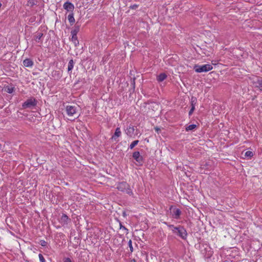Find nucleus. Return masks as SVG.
<instances>
[{
    "label": "nucleus",
    "mask_w": 262,
    "mask_h": 262,
    "mask_svg": "<svg viewBox=\"0 0 262 262\" xmlns=\"http://www.w3.org/2000/svg\"><path fill=\"white\" fill-rule=\"evenodd\" d=\"M170 210H172V216L175 219H180V216L181 214V211L180 209L177 208L173 206H171L170 207Z\"/></svg>",
    "instance_id": "nucleus-7"
},
{
    "label": "nucleus",
    "mask_w": 262,
    "mask_h": 262,
    "mask_svg": "<svg viewBox=\"0 0 262 262\" xmlns=\"http://www.w3.org/2000/svg\"><path fill=\"white\" fill-rule=\"evenodd\" d=\"M33 64V61L30 58H26L23 61V64L26 67H31Z\"/></svg>",
    "instance_id": "nucleus-19"
},
{
    "label": "nucleus",
    "mask_w": 262,
    "mask_h": 262,
    "mask_svg": "<svg viewBox=\"0 0 262 262\" xmlns=\"http://www.w3.org/2000/svg\"><path fill=\"white\" fill-rule=\"evenodd\" d=\"M63 262H72V260L69 257H64L63 258Z\"/></svg>",
    "instance_id": "nucleus-38"
},
{
    "label": "nucleus",
    "mask_w": 262,
    "mask_h": 262,
    "mask_svg": "<svg viewBox=\"0 0 262 262\" xmlns=\"http://www.w3.org/2000/svg\"><path fill=\"white\" fill-rule=\"evenodd\" d=\"M74 64V62L73 59H71L69 60L68 63V72L69 73H71V71L72 69H73Z\"/></svg>",
    "instance_id": "nucleus-21"
},
{
    "label": "nucleus",
    "mask_w": 262,
    "mask_h": 262,
    "mask_svg": "<svg viewBox=\"0 0 262 262\" xmlns=\"http://www.w3.org/2000/svg\"><path fill=\"white\" fill-rule=\"evenodd\" d=\"M66 112L68 116H74L77 115V107L76 106L67 105L66 106Z\"/></svg>",
    "instance_id": "nucleus-6"
},
{
    "label": "nucleus",
    "mask_w": 262,
    "mask_h": 262,
    "mask_svg": "<svg viewBox=\"0 0 262 262\" xmlns=\"http://www.w3.org/2000/svg\"><path fill=\"white\" fill-rule=\"evenodd\" d=\"M40 244L41 246L42 247H45L47 246V242H46L44 240H40Z\"/></svg>",
    "instance_id": "nucleus-34"
},
{
    "label": "nucleus",
    "mask_w": 262,
    "mask_h": 262,
    "mask_svg": "<svg viewBox=\"0 0 262 262\" xmlns=\"http://www.w3.org/2000/svg\"><path fill=\"white\" fill-rule=\"evenodd\" d=\"M37 0H28L26 6L33 7L34 6L37 5Z\"/></svg>",
    "instance_id": "nucleus-25"
},
{
    "label": "nucleus",
    "mask_w": 262,
    "mask_h": 262,
    "mask_svg": "<svg viewBox=\"0 0 262 262\" xmlns=\"http://www.w3.org/2000/svg\"><path fill=\"white\" fill-rule=\"evenodd\" d=\"M138 132H139V129H136V133H135V134L134 133V136H135V135L137 136V135H138Z\"/></svg>",
    "instance_id": "nucleus-40"
},
{
    "label": "nucleus",
    "mask_w": 262,
    "mask_h": 262,
    "mask_svg": "<svg viewBox=\"0 0 262 262\" xmlns=\"http://www.w3.org/2000/svg\"><path fill=\"white\" fill-rule=\"evenodd\" d=\"M255 84V88H258L261 92H262V78L258 77L256 81L254 82Z\"/></svg>",
    "instance_id": "nucleus-17"
},
{
    "label": "nucleus",
    "mask_w": 262,
    "mask_h": 262,
    "mask_svg": "<svg viewBox=\"0 0 262 262\" xmlns=\"http://www.w3.org/2000/svg\"><path fill=\"white\" fill-rule=\"evenodd\" d=\"M138 7H139V5L134 4L133 5H130L129 8L130 9H135H135H137L138 8Z\"/></svg>",
    "instance_id": "nucleus-33"
},
{
    "label": "nucleus",
    "mask_w": 262,
    "mask_h": 262,
    "mask_svg": "<svg viewBox=\"0 0 262 262\" xmlns=\"http://www.w3.org/2000/svg\"><path fill=\"white\" fill-rule=\"evenodd\" d=\"M120 229H123L124 230H126V234H128V229H127L125 226H123L122 223L121 222H120Z\"/></svg>",
    "instance_id": "nucleus-32"
},
{
    "label": "nucleus",
    "mask_w": 262,
    "mask_h": 262,
    "mask_svg": "<svg viewBox=\"0 0 262 262\" xmlns=\"http://www.w3.org/2000/svg\"><path fill=\"white\" fill-rule=\"evenodd\" d=\"M43 33L40 32H36V34L34 36V40L36 41V42H41L42 43V41H41V39L43 37Z\"/></svg>",
    "instance_id": "nucleus-15"
},
{
    "label": "nucleus",
    "mask_w": 262,
    "mask_h": 262,
    "mask_svg": "<svg viewBox=\"0 0 262 262\" xmlns=\"http://www.w3.org/2000/svg\"><path fill=\"white\" fill-rule=\"evenodd\" d=\"M197 99L195 97L192 96L191 98V101H190V104H191V107H195V106L196 104Z\"/></svg>",
    "instance_id": "nucleus-27"
},
{
    "label": "nucleus",
    "mask_w": 262,
    "mask_h": 262,
    "mask_svg": "<svg viewBox=\"0 0 262 262\" xmlns=\"http://www.w3.org/2000/svg\"><path fill=\"white\" fill-rule=\"evenodd\" d=\"M51 75L56 80H59L62 77V72L60 71L54 70L52 72Z\"/></svg>",
    "instance_id": "nucleus-13"
},
{
    "label": "nucleus",
    "mask_w": 262,
    "mask_h": 262,
    "mask_svg": "<svg viewBox=\"0 0 262 262\" xmlns=\"http://www.w3.org/2000/svg\"><path fill=\"white\" fill-rule=\"evenodd\" d=\"M167 76V75L164 73H160L157 77V80L159 82H162L163 80H164L166 78Z\"/></svg>",
    "instance_id": "nucleus-22"
},
{
    "label": "nucleus",
    "mask_w": 262,
    "mask_h": 262,
    "mask_svg": "<svg viewBox=\"0 0 262 262\" xmlns=\"http://www.w3.org/2000/svg\"><path fill=\"white\" fill-rule=\"evenodd\" d=\"M145 141H146L147 142H149V140L147 139V138H145Z\"/></svg>",
    "instance_id": "nucleus-43"
},
{
    "label": "nucleus",
    "mask_w": 262,
    "mask_h": 262,
    "mask_svg": "<svg viewBox=\"0 0 262 262\" xmlns=\"http://www.w3.org/2000/svg\"><path fill=\"white\" fill-rule=\"evenodd\" d=\"M37 102L38 101L34 97H32L23 103L22 107L24 109H32L37 105Z\"/></svg>",
    "instance_id": "nucleus-3"
},
{
    "label": "nucleus",
    "mask_w": 262,
    "mask_h": 262,
    "mask_svg": "<svg viewBox=\"0 0 262 262\" xmlns=\"http://www.w3.org/2000/svg\"><path fill=\"white\" fill-rule=\"evenodd\" d=\"M80 27H81V23L80 22H79L78 21H77L76 23V24H75V26H74L73 29H72V30L71 31V33H74L77 34L80 31Z\"/></svg>",
    "instance_id": "nucleus-16"
},
{
    "label": "nucleus",
    "mask_w": 262,
    "mask_h": 262,
    "mask_svg": "<svg viewBox=\"0 0 262 262\" xmlns=\"http://www.w3.org/2000/svg\"><path fill=\"white\" fill-rule=\"evenodd\" d=\"M154 129L157 133H159V132L160 130V128L158 126L155 127Z\"/></svg>",
    "instance_id": "nucleus-39"
},
{
    "label": "nucleus",
    "mask_w": 262,
    "mask_h": 262,
    "mask_svg": "<svg viewBox=\"0 0 262 262\" xmlns=\"http://www.w3.org/2000/svg\"><path fill=\"white\" fill-rule=\"evenodd\" d=\"M139 142V141L138 140L133 141L129 145L128 148H130V149H133L138 144Z\"/></svg>",
    "instance_id": "nucleus-28"
},
{
    "label": "nucleus",
    "mask_w": 262,
    "mask_h": 262,
    "mask_svg": "<svg viewBox=\"0 0 262 262\" xmlns=\"http://www.w3.org/2000/svg\"><path fill=\"white\" fill-rule=\"evenodd\" d=\"M193 70L196 73L207 72L213 69L212 65L206 64L204 65L194 64Z\"/></svg>",
    "instance_id": "nucleus-4"
},
{
    "label": "nucleus",
    "mask_w": 262,
    "mask_h": 262,
    "mask_svg": "<svg viewBox=\"0 0 262 262\" xmlns=\"http://www.w3.org/2000/svg\"><path fill=\"white\" fill-rule=\"evenodd\" d=\"M38 257L40 262H46V260L42 254L39 253L38 255Z\"/></svg>",
    "instance_id": "nucleus-31"
},
{
    "label": "nucleus",
    "mask_w": 262,
    "mask_h": 262,
    "mask_svg": "<svg viewBox=\"0 0 262 262\" xmlns=\"http://www.w3.org/2000/svg\"><path fill=\"white\" fill-rule=\"evenodd\" d=\"M63 7L67 11L70 12V13L73 12L74 9V5L69 1H67L64 3Z\"/></svg>",
    "instance_id": "nucleus-10"
},
{
    "label": "nucleus",
    "mask_w": 262,
    "mask_h": 262,
    "mask_svg": "<svg viewBox=\"0 0 262 262\" xmlns=\"http://www.w3.org/2000/svg\"><path fill=\"white\" fill-rule=\"evenodd\" d=\"M163 224L167 226L173 234L179 237L183 240L185 241L187 239L188 233L184 226L182 225L174 226L173 225L169 224L166 222H164Z\"/></svg>",
    "instance_id": "nucleus-1"
},
{
    "label": "nucleus",
    "mask_w": 262,
    "mask_h": 262,
    "mask_svg": "<svg viewBox=\"0 0 262 262\" xmlns=\"http://www.w3.org/2000/svg\"><path fill=\"white\" fill-rule=\"evenodd\" d=\"M128 247L129 248V250L130 251V252H133L134 249H133V245H132V241L131 239H129V241H128Z\"/></svg>",
    "instance_id": "nucleus-30"
},
{
    "label": "nucleus",
    "mask_w": 262,
    "mask_h": 262,
    "mask_svg": "<svg viewBox=\"0 0 262 262\" xmlns=\"http://www.w3.org/2000/svg\"><path fill=\"white\" fill-rule=\"evenodd\" d=\"M245 156L250 159L253 156V153L251 151L248 150L245 152Z\"/></svg>",
    "instance_id": "nucleus-29"
},
{
    "label": "nucleus",
    "mask_w": 262,
    "mask_h": 262,
    "mask_svg": "<svg viewBox=\"0 0 262 262\" xmlns=\"http://www.w3.org/2000/svg\"><path fill=\"white\" fill-rule=\"evenodd\" d=\"M129 262H136V260L134 258L131 259Z\"/></svg>",
    "instance_id": "nucleus-41"
},
{
    "label": "nucleus",
    "mask_w": 262,
    "mask_h": 262,
    "mask_svg": "<svg viewBox=\"0 0 262 262\" xmlns=\"http://www.w3.org/2000/svg\"><path fill=\"white\" fill-rule=\"evenodd\" d=\"M2 147V144L0 143V149Z\"/></svg>",
    "instance_id": "nucleus-44"
},
{
    "label": "nucleus",
    "mask_w": 262,
    "mask_h": 262,
    "mask_svg": "<svg viewBox=\"0 0 262 262\" xmlns=\"http://www.w3.org/2000/svg\"><path fill=\"white\" fill-rule=\"evenodd\" d=\"M135 130V126L130 124L125 129V133L128 137H132L134 135Z\"/></svg>",
    "instance_id": "nucleus-11"
},
{
    "label": "nucleus",
    "mask_w": 262,
    "mask_h": 262,
    "mask_svg": "<svg viewBox=\"0 0 262 262\" xmlns=\"http://www.w3.org/2000/svg\"><path fill=\"white\" fill-rule=\"evenodd\" d=\"M136 78H130V88L129 90V92L130 93V95L132 94H133L135 92V87H136V82H135Z\"/></svg>",
    "instance_id": "nucleus-14"
},
{
    "label": "nucleus",
    "mask_w": 262,
    "mask_h": 262,
    "mask_svg": "<svg viewBox=\"0 0 262 262\" xmlns=\"http://www.w3.org/2000/svg\"><path fill=\"white\" fill-rule=\"evenodd\" d=\"M72 37H71V40L74 43L75 46H77L79 44V41L78 40V38L77 36V34L76 33H71Z\"/></svg>",
    "instance_id": "nucleus-20"
},
{
    "label": "nucleus",
    "mask_w": 262,
    "mask_h": 262,
    "mask_svg": "<svg viewBox=\"0 0 262 262\" xmlns=\"http://www.w3.org/2000/svg\"><path fill=\"white\" fill-rule=\"evenodd\" d=\"M35 21H36V16H32L29 19V21L30 23H34Z\"/></svg>",
    "instance_id": "nucleus-37"
},
{
    "label": "nucleus",
    "mask_w": 262,
    "mask_h": 262,
    "mask_svg": "<svg viewBox=\"0 0 262 262\" xmlns=\"http://www.w3.org/2000/svg\"><path fill=\"white\" fill-rule=\"evenodd\" d=\"M2 6V4L0 3V7Z\"/></svg>",
    "instance_id": "nucleus-45"
},
{
    "label": "nucleus",
    "mask_w": 262,
    "mask_h": 262,
    "mask_svg": "<svg viewBox=\"0 0 262 262\" xmlns=\"http://www.w3.org/2000/svg\"><path fill=\"white\" fill-rule=\"evenodd\" d=\"M68 18L70 25H73L75 21L73 12H71L69 14Z\"/></svg>",
    "instance_id": "nucleus-24"
},
{
    "label": "nucleus",
    "mask_w": 262,
    "mask_h": 262,
    "mask_svg": "<svg viewBox=\"0 0 262 262\" xmlns=\"http://www.w3.org/2000/svg\"><path fill=\"white\" fill-rule=\"evenodd\" d=\"M5 91L9 93L12 94L14 91V87L12 85H8L4 87Z\"/></svg>",
    "instance_id": "nucleus-26"
},
{
    "label": "nucleus",
    "mask_w": 262,
    "mask_h": 262,
    "mask_svg": "<svg viewBox=\"0 0 262 262\" xmlns=\"http://www.w3.org/2000/svg\"><path fill=\"white\" fill-rule=\"evenodd\" d=\"M122 214H123V216L124 217L126 216V212H125V211H124V212L122 213Z\"/></svg>",
    "instance_id": "nucleus-42"
},
{
    "label": "nucleus",
    "mask_w": 262,
    "mask_h": 262,
    "mask_svg": "<svg viewBox=\"0 0 262 262\" xmlns=\"http://www.w3.org/2000/svg\"><path fill=\"white\" fill-rule=\"evenodd\" d=\"M200 168L201 170H204L203 172L204 173H207V171H209L211 169V165L209 162H203L201 164Z\"/></svg>",
    "instance_id": "nucleus-8"
},
{
    "label": "nucleus",
    "mask_w": 262,
    "mask_h": 262,
    "mask_svg": "<svg viewBox=\"0 0 262 262\" xmlns=\"http://www.w3.org/2000/svg\"><path fill=\"white\" fill-rule=\"evenodd\" d=\"M205 245L206 246V247L205 248V250L206 251V257L209 258L212 256L213 254V251L208 245V244H206Z\"/></svg>",
    "instance_id": "nucleus-18"
},
{
    "label": "nucleus",
    "mask_w": 262,
    "mask_h": 262,
    "mask_svg": "<svg viewBox=\"0 0 262 262\" xmlns=\"http://www.w3.org/2000/svg\"><path fill=\"white\" fill-rule=\"evenodd\" d=\"M201 53H199L200 55L201 54H204L205 55H208L206 53V50L205 49H200Z\"/></svg>",
    "instance_id": "nucleus-35"
},
{
    "label": "nucleus",
    "mask_w": 262,
    "mask_h": 262,
    "mask_svg": "<svg viewBox=\"0 0 262 262\" xmlns=\"http://www.w3.org/2000/svg\"><path fill=\"white\" fill-rule=\"evenodd\" d=\"M121 136V132L120 130V127H117L115 129V133L112 137L111 138L110 140L113 141H118L117 139L118 138L120 137Z\"/></svg>",
    "instance_id": "nucleus-12"
},
{
    "label": "nucleus",
    "mask_w": 262,
    "mask_h": 262,
    "mask_svg": "<svg viewBox=\"0 0 262 262\" xmlns=\"http://www.w3.org/2000/svg\"><path fill=\"white\" fill-rule=\"evenodd\" d=\"M195 110V107H191V108L188 113V115L190 116L193 113L194 111Z\"/></svg>",
    "instance_id": "nucleus-36"
},
{
    "label": "nucleus",
    "mask_w": 262,
    "mask_h": 262,
    "mask_svg": "<svg viewBox=\"0 0 262 262\" xmlns=\"http://www.w3.org/2000/svg\"><path fill=\"white\" fill-rule=\"evenodd\" d=\"M197 127L198 125L196 124H190L186 126L185 130L186 132L193 131L197 128Z\"/></svg>",
    "instance_id": "nucleus-23"
},
{
    "label": "nucleus",
    "mask_w": 262,
    "mask_h": 262,
    "mask_svg": "<svg viewBox=\"0 0 262 262\" xmlns=\"http://www.w3.org/2000/svg\"><path fill=\"white\" fill-rule=\"evenodd\" d=\"M133 158L137 162V165L142 166L144 163V159L139 151L133 153Z\"/></svg>",
    "instance_id": "nucleus-5"
},
{
    "label": "nucleus",
    "mask_w": 262,
    "mask_h": 262,
    "mask_svg": "<svg viewBox=\"0 0 262 262\" xmlns=\"http://www.w3.org/2000/svg\"><path fill=\"white\" fill-rule=\"evenodd\" d=\"M116 189L123 193H125L129 195H133V192L130 188L129 185L124 181L118 182L116 184Z\"/></svg>",
    "instance_id": "nucleus-2"
},
{
    "label": "nucleus",
    "mask_w": 262,
    "mask_h": 262,
    "mask_svg": "<svg viewBox=\"0 0 262 262\" xmlns=\"http://www.w3.org/2000/svg\"><path fill=\"white\" fill-rule=\"evenodd\" d=\"M71 221V219L64 213H62L59 221L62 226L67 225Z\"/></svg>",
    "instance_id": "nucleus-9"
}]
</instances>
